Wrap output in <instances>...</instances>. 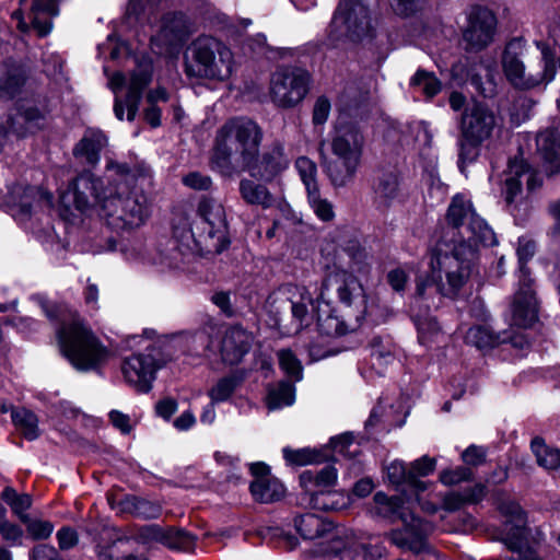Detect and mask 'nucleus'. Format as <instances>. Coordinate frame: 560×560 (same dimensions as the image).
Returning <instances> with one entry per match:
<instances>
[{"mask_svg":"<svg viewBox=\"0 0 560 560\" xmlns=\"http://www.w3.org/2000/svg\"><path fill=\"white\" fill-rule=\"evenodd\" d=\"M264 130L246 116L228 119L213 140L210 166L224 177L247 172L252 178L271 183L289 167V159L281 141H275L260 154Z\"/></svg>","mask_w":560,"mask_h":560,"instance_id":"obj_1","label":"nucleus"},{"mask_svg":"<svg viewBox=\"0 0 560 560\" xmlns=\"http://www.w3.org/2000/svg\"><path fill=\"white\" fill-rule=\"evenodd\" d=\"M47 318L59 327L56 330L62 354L80 371L96 369L108 357L107 348L84 323L77 311L63 304H52L39 299Z\"/></svg>","mask_w":560,"mask_h":560,"instance_id":"obj_2","label":"nucleus"},{"mask_svg":"<svg viewBox=\"0 0 560 560\" xmlns=\"http://www.w3.org/2000/svg\"><path fill=\"white\" fill-rule=\"evenodd\" d=\"M197 219L189 226L174 228L175 266L192 255L220 254L229 246L228 223L222 203L213 197L202 196L197 205Z\"/></svg>","mask_w":560,"mask_h":560,"instance_id":"obj_3","label":"nucleus"},{"mask_svg":"<svg viewBox=\"0 0 560 560\" xmlns=\"http://www.w3.org/2000/svg\"><path fill=\"white\" fill-rule=\"evenodd\" d=\"M478 260V247L470 244L438 241L431 249L430 272L419 278L416 292L424 296L428 288L455 298L470 279Z\"/></svg>","mask_w":560,"mask_h":560,"instance_id":"obj_4","label":"nucleus"},{"mask_svg":"<svg viewBox=\"0 0 560 560\" xmlns=\"http://www.w3.org/2000/svg\"><path fill=\"white\" fill-rule=\"evenodd\" d=\"M106 168L124 182L108 188L109 194L104 197L102 214L115 230L139 228L149 217L148 199L142 192L129 190L128 187V180L133 179L139 171L126 163L114 161H109Z\"/></svg>","mask_w":560,"mask_h":560,"instance_id":"obj_5","label":"nucleus"},{"mask_svg":"<svg viewBox=\"0 0 560 560\" xmlns=\"http://www.w3.org/2000/svg\"><path fill=\"white\" fill-rule=\"evenodd\" d=\"M233 67L230 47L212 36L197 37L184 54V71L190 79L223 82L232 75Z\"/></svg>","mask_w":560,"mask_h":560,"instance_id":"obj_6","label":"nucleus"},{"mask_svg":"<svg viewBox=\"0 0 560 560\" xmlns=\"http://www.w3.org/2000/svg\"><path fill=\"white\" fill-rule=\"evenodd\" d=\"M446 225L443 228L438 241L470 244L478 247L493 246L497 244L492 229L480 218L469 199L463 195H456L447 208L445 215Z\"/></svg>","mask_w":560,"mask_h":560,"instance_id":"obj_7","label":"nucleus"},{"mask_svg":"<svg viewBox=\"0 0 560 560\" xmlns=\"http://www.w3.org/2000/svg\"><path fill=\"white\" fill-rule=\"evenodd\" d=\"M334 294L348 310L346 315L361 324L366 314V294L359 279L347 272L329 275L323 280L316 301L328 307Z\"/></svg>","mask_w":560,"mask_h":560,"instance_id":"obj_8","label":"nucleus"},{"mask_svg":"<svg viewBox=\"0 0 560 560\" xmlns=\"http://www.w3.org/2000/svg\"><path fill=\"white\" fill-rule=\"evenodd\" d=\"M311 85L310 73L296 67L277 69L270 78L269 95L280 108H293L307 95Z\"/></svg>","mask_w":560,"mask_h":560,"instance_id":"obj_9","label":"nucleus"},{"mask_svg":"<svg viewBox=\"0 0 560 560\" xmlns=\"http://www.w3.org/2000/svg\"><path fill=\"white\" fill-rule=\"evenodd\" d=\"M371 26L369 9L363 0H342L332 18L329 37L358 39L369 33Z\"/></svg>","mask_w":560,"mask_h":560,"instance_id":"obj_10","label":"nucleus"},{"mask_svg":"<svg viewBox=\"0 0 560 560\" xmlns=\"http://www.w3.org/2000/svg\"><path fill=\"white\" fill-rule=\"evenodd\" d=\"M313 304V296L305 285L287 283L278 292L270 296L268 307L271 312L279 313V308H291L292 331L299 332L311 324L308 305Z\"/></svg>","mask_w":560,"mask_h":560,"instance_id":"obj_11","label":"nucleus"},{"mask_svg":"<svg viewBox=\"0 0 560 560\" xmlns=\"http://www.w3.org/2000/svg\"><path fill=\"white\" fill-rule=\"evenodd\" d=\"M500 512L506 517L503 525L502 541L506 547L517 552L513 560H542L530 547L525 546L527 538L526 516L516 502H504L500 504Z\"/></svg>","mask_w":560,"mask_h":560,"instance_id":"obj_12","label":"nucleus"},{"mask_svg":"<svg viewBox=\"0 0 560 560\" xmlns=\"http://www.w3.org/2000/svg\"><path fill=\"white\" fill-rule=\"evenodd\" d=\"M498 128L499 122L494 113L481 103H475L462 114V137L470 147H480Z\"/></svg>","mask_w":560,"mask_h":560,"instance_id":"obj_13","label":"nucleus"},{"mask_svg":"<svg viewBox=\"0 0 560 560\" xmlns=\"http://www.w3.org/2000/svg\"><path fill=\"white\" fill-rule=\"evenodd\" d=\"M497 18L483 7H472L467 14V24L463 28V43L466 51H480L494 39Z\"/></svg>","mask_w":560,"mask_h":560,"instance_id":"obj_14","label":"nucleus"},{"mask_svg":"<svg viewBox=\"0 0 560 560\" xmlns=\"http://www.w3.org/2000/svg\"><path fill=\"white\" fill-rule=\"evenodd\" d=\"M59 0H20V8L12 13V18L18 21V27L21 32H26L30 25L24 20L27 15L31 26L37 32L38 36L48 35L52 26V18L59 13Z\"/></svg>","mask_w":560,"mask_h":560,"instance_id":"obj_15","label":"nucleus"},{"mask_svg":"<svg viewBox=\"0 0 560 560\" xmlns=\"http://www.w3.org/2000/svg\"><path fill=\"white\" fill-rule=\"evenodd\" d=\"M164 363L158 362L151 352L136 353L125 359L121 371L129 385L140 393H148L152 388L156 371Z\"/></svg>","mask_w":560,"mask_h":560,"instance_id":"obj_16","label":"nucleus"},{"mask_svg":"<svg viewBox=\"0 0 560 560\" xmlns=\"http://www.w3.org/2000/svg\"><path fill=\"white\" fill-rule=\"evenodd\" d=\"M404 527L390 533L392 541L399 548L421 552L427 548L428 536L433 532V525L416 517L413 514H401Z\"/></svg>","mask_w":560,"mask_h":560,"instance_id":"obj_17","label":"nucleus"},{"mask_svg":"<svg viewBox=\"0 0 560 560\" xmlns=\"http://www.w3.org/2000/svg\"><path fill=\"white\" fill-rule=\"evenodd\" d=\"M112 187V184L104 186L103 182L91 172H83L73 180L70 192L78 210L85 211L100 205L103 211L104 197L109 194L108 188Z\"/></svg>","mask_w":560,"mask_h":560,"instance_id":"obj_18","label":"nucleus"},{"mask_svg":"<svg viewBox=\"0 0 560 560\" xmlns=\"http://www.w3.org/2000/svg\"><path fill=\"white\" fill-rule=\"evenodd\" d=\"M151 80L152 73L149 67H140L130 74L125 103L119 98L115 100L114 112L119 120L124 119L125 107L127 108V119H135L142 92Z\"/></svg>","mask_w":560,"mask_h":560,"instance_id":"obj_19","label":"nucleus"},{"mask_svg":"<svg viewBox=\"0 0 560 560\" xmlns=\"http://www.w3.org/2000/svg\"><path fill=\"white\" fill-rule=\"evenodd\" d=\"M330 148L336 158H348L361 161L364 137L357 126L351 124L340 125L336 127Z\"/></svg>","mask_w":560,"mask_h":560,"instance_id":"obj_20","label":"nucleus"},{"mask_svg":"<svg viewBox=\"0 0 560 560\" xmlns=\"http://www.w3.org/2000/svg\"><path fill=\"white\" fill-rule=\"evenodd\" d=\"M532 284L533 282H527V285L520 283L514 298L512 319L518 327H530L538 318L537 302Z\"/></svg>","mask_w":560,"mask_h":560,"instance_id":"obj_21","label":"nucleus"},{"mask_svg":"<svg viewBox=\"0 0 560 560\" xmlns=\"http://www.w3.org/2000/svg\"><path fill=\"white\" fill-rule=\"evenodd\" d=\"M252 346V336L241 327L228 329L221 341V358L226 364L234 365L242 361Z\"/></svg>","mask_w":560,"mask_h":560,"instance_id":"obj_22","label":"nucleus"},{"mask_svg":"<svg viewBox=\"0 0 560 560\" xmlns=\"http://www.w3.org/2000/svg\"><path fill=\"white\" fill-rule=\"evenodd\" d=\"M373 203L380 210H387L399 196V177L395 171L376 174L372 185Z\"/></svg>","mask_w":560,"mask_h":560,"instance_id":"obj_23","label":"nucleus"},{"mask_svg":"<svg viewBox=\"0 0 560 560\" xmlns=\"http://www.w3.org/2000/svg\"><path fill=\"white\" fill-rule=\"evenodd\" d=\"M361 161L348 159V158H336L328 159L322 154V167L330 184L335 188L347 186L353 180Z\"/></svg>","mask_w":560,"mask_h":560,"instance_id":"obj_24","label":"nucleus"},{"mask_svg":"<svg viewBox=\"0 0 560 560\" xmlns=\"http://www.w3.org/2000/svg\"><path fill=\"white\" fill-rule=\"evenodd\" d=\"M106 144L107 139L102 131L90 129L73 148V155L82 164L93 167L98 163Z\"/></svg>","mask_w":560,"mask_h":560,"instance_id":"obj_25","label":"nucleus"},{"mask_svg":"<svg viewBox=\"0 0 560 560\" xmlns=\"http://www.w3.org/2000/svg\"><path fill=\"white\" fill-rule=\"evenodd\" d=\"M537 148L544 159L545 171L549 174L560 172V131L547 129L537 137Z\"/></svg>","mask_w":560,"mask_h":560,"instance_id":"obj_26","label":"nucleus"},{"mask_svg":"<svg viewBox=\"0 0 560 560\" xmlns=\"http://www.w3.org/2000/svg\"><path fill=\"white\" fill-rule=\"evenodd\" d=\"M27 80L25 68L12 60L0 65V97L12 98L19 94Z\"/></svg>","mask_w":560,"mask_h":560,"instance_id":"obj_27","label":"nucleus"},{"mask_svg":"<svg viewBox=\"0 0 560 560\" xmlns=\"http://www.w3.org/2000/svg\"><path fill=\"white\" fill-rule=\"evenodd\" d=\"M513 44L510 43L502 57V66L508 80L520 89L536 86L540 80L525 74V67L518 56L512 52Z\"/></svg>","mask_w":560,"mask_h":560,"instance_id":"obj_28","label":"nucleus"},{"mask_svg":"<svg viewBox=\"0 0 560 560\" xmlns=\"http://www.w3.org/2000/svg\"><path fill=\"white\" fill-rule=\"evenodd\" d=\"M238 190L242 199L247 205L267 209L275 203L273 195L262 182L257 183L250 178H243L240 180Z\"/></svg>","mask_w":560,"mask_h":560,"instance_id":"obj_29","label":"nucleus"},{"mask_svg":"<svg viewBox=\"0 0 560 560\" xmlns=\"http://www.w3.org/2000/svg\"><path fill=\"white\" fill-rule=\"evenodd\" d=\"M255 501L260 503H272L284 497L285 488L276 477L254 479L249 487Z\"/></svg>","mask_w":560,"mask_h":560,"instance_id":"obj_30","label":"nucleus"},{"mask_svg":"<svg viewBox=\"0 0 560 560\" xmlns=\"http://www.w3.org/2000/svg\"><path fill=\"white\" fill-rule=\"evenodd\" d=\"M352 319L353 317H348V320L341 319L330 310H318L317 312V325L320 334L330 337L343 336L349 330H354L360 324L352 323Z\"/></svg>","mask_w":560,"mask_h":560,"instance_id":"obj_31","label":"nucleus"},{"mask_svg":"<svg viewBox=\"0 0 560 560\" xmlns=\"http://www.w3.org/2000/svg\"><path fill=\"white\" fill-rule=\"evenodd\" d=\"M308 504L314 510L337 512L349 506L350 498L338 491H317L308 494Z\"/></svg>","mask_w":560,"mask_h":560,"instance_id":"obj_32","label":"nucleus"},{"mask_svg":"<svg viewBox=\"0 0 560 560\" xmlns=\"http://www.w3.org/2000/svg\"><path fill=\"white\" fill-rule=\"evenodd\" d=\"M118 509L122 513H129L141 518H156L162 512V508L158 502L135 495H126L121 499L118 502Z\"/></svg>","mask_w":560,"mask_h":560,"instance_id":"obj_33","label":"nucleus"},{"mask_svg":"<svg viewBox=\"0 0 560 560\" xmlns=\"http://www.w3.org/2000/svg\"><path fill=\"white\" fill-rule=\"evenodd\" d=\"M401 499L398 497H388L384 492H376L373 497V506L370 512L372 515L380 516L383 518H400L401 514H406L401 511Z\"/></svg>","mask_w":560,"mask_h":560,"instance_id":"obj_34","label":"nucleus"},{"mask_svg":"<svg viewBox=\"0 0 560 560\" xmlns=\"http://www.w3.org/2000/svg\"><path fill=\"white\" fill-rule=\"evenodd\" d=\"M525 168V162L522 159H514L509 162V172L504 180L503 195L506 205H512L517 195L522 191V173Z\"/></svg>","mask_w":560,"mask_h":560,"instance_id":"obj_35","label":"nucleus"},{"mask_svg":"<svg viewBox=\"0 0 560 560\" xmlns=\"http://www.w3.org/2000/svg\"><path fill=\"white\" fill-rule=\"evenodd\" d=\"M12 422L21 434L30 440H36L39 436L37 416L25 408H16L11 412Z\"/></svg>","mask_w":560,"mask_h":560,"instance_id":"obj_36","label":"nucleus"},{"mask_svg":"<svg viewBox=\"0 0 560 560\" xmlns=\"http://www.w3.org/2000/svg\"><path fill=\"white\" fill-rule=\"evenodd\" d=\"M386 476L388 481L395 486L408 485L417 491H423L425 483L419 479H415L410 470L407 469L404 462L394 460L386 466Z\"/></svg>","mask_w":560,"mask_h":560,"instance_id":"obj_37","label":"nucleus"},{"mask_svg":"<svg viewBox=\"0 0 560 560\" xmlns=\"http://www.w3.org/2000/svg\"><path fill=\"white\" fill-rule=\"evenodd\" d=\"M294 526L304 539L318 538L323 536L329 527L319 516L312 513L295 517Z\"/></svg>","mask_w":560,"mask_h":560,"instance_id":"obj_38","label":"nucleus"},{"mask_svg":"<svg viewBox=\"0 0 560 560\" xmlns=\"http://www.w3.org/2000/svg\"><path fill=\"white\" fill-rule=\"evenodd\" d=\"M162 545L171 550L191 551L196 545V538L182 528L165 527Z\"/></svg>","mask_w":560,"mask_h":560,"instance_id":"obj_39","label":"nucleus"},{"mask_svg":"<svg viewBox=\"0 0 560 560\" xmlns=\"http://www.w3.org/2000/svg\"><path fill=\"white\" fill-rule=\"evenodd\" d=\"M1 499L11 508L12 513L21 522L28 521L26 511L32 505V497L26 493H18L12 487H5L1 493Z\"/></svg>","mask_w":560,"mask_h":560,"instance_id":"obj_40","label":"nucleus"},{"mask_svg":"<svg viewBox=\"0 0 560 560\" xmlns=\"http://www.w3.org/2000/svg\"><path fill=\"white\" fill-rule=\"evenodd\" d=\"M465 341L478 349L493 348L500 343V337L489 327L478 325L470 327L465 334Z\"/></svg>","mask_w":560,"mask_h":560,"instance_id":"obj_41","label":"nucleus"},{"mask_svg":"<svg viewBox=\"0 0 560 560\" xmlns=\"http://www.w3.org/2000/svg\"><path fill=\"white\" fill-rule=\"evenodd\" d=\"M34 198V188L16 184L9 188L7 203L16 208L21 214L30 215Z\"/></svg>","mask_w":560,"mask_h":560,"instance_id":"obj_42","label":"nucleus"},{"mask_svg":"<svg viewBox=\"0 0 560 560\" xmlns=\"http://www.w3.org/2000/svg\"><path fill=\"white\" fill-rule=\"evenodd\" d=\"M44 119V114L36 107L26 108L24 112L10 117L8 120V131L16 137H23L27 130L25 124H38Z\"/></svg>","mask_w":560,"mask_h":560,"instance_id":"obj_43","label":"nucleus"},{"mask_svg":"<svg viewBox=\"0 0 560 560\" xmlns=\"http://www.w3.org/2000/svg\"><path fill=\"white\" fill-rule=\"evenodd\" d=\"M532 451L536 456L538 465L547 470H553L559 464L560 451L546 445L545 441L540 438H535L532 441Z\"/></svg>","mask_w":560,"mask_h":560,"instance_id":"obj_44","label":"nucleus"},{"mask_svg":"<svg viewBox=\"0 0 560 560\" xmlns=\"http://www.w3.org/2000/svg\"><path fill=\"white\" fill-rule=\"evenodd\" d=\"M337 476V469L331 465H327L317 471L305 470L300 476V480L304 487H307L308 483H313L316 487L326 488L336 483Z\"/></svg>","mask_w":560,"mask_h":560,"instance_id":"obj_45","label":"nucleus"},{"mask_svg":"<svg viewBox=\"0 0 560 560\" xmlns=\"http://www.w3.org/2000/svg\"><path fill=\"white\" fill-rule=\"evenodd\" d=\"M294 401V386L289 382H280L270 388L267 396V406L270 410L290 406Z\"/></svg>","mask_w":560,"mask_h":560,"instance_id":"obj_46","label":"nucleus"},{"mask_svg":"<svg viewBox=\"0 0 560 560\" xmlns=\"http://www.w3.org/2000/svg\"><path fill=\"white\" fill-rule=\"evenodd\" d=\"M410 83L429 98L435 96L442 88V84L435 74L425 70H418L412 77Z\"/></svg>","mask_w":560,"mask_h":560,"instance_id":"obj_47","label":"nucleus"},{"mask_svg":"<svg viewBox=\"0 0 560 560\" xmlns=\"http://www.w3.org/2000/svg\"><path fill=\"white\" fill-rule=\"evenodd\" d=\"M306 194L307 202L319 220L328 222L335 218L332 203L327 198L322 197L319 188Z\"/></svg>","mask_w":560,"mask_h":560,"instance_id":"obj_48","label":"nucleus"},{"mask_svg":"<svg viewBox=\"0 0 560 560\" xmlns=\"http://www.w3.org/2000/svg\"><path fill=\"white\" fill-rule=\"evenodd\" d=\"M295 168L303 182L306 192L319 188L317 183V166L307 156H300L295 161Z\"/></svg>","mask_w":560,"mask_h":560,"instance_id":"obj_49","label":"nucleus"},{"mask_svg":"<svg viewBox=\"0 0 560 560\" xmlns=\"http://www.w3.org/2000/svg\"><path fill=\"white\" fill-rule=\"evenodd\" d=\"M279 365L282 371L294 381H301L303 376V368L301 361L292 352L291 349H281L277 352Z\"/></svg>","mask_w":560,"mask_h":560,"instance_id":"obj_50","label":"nucleus"},{"mask_svg":"<svg viewBox=\"0 0 560 560\" xmlns=\"http://www.w3.org/2000/svg\"><path fill=\"white\" fill-rule=\"evenodd\" d=\"M535 248L536 245L532 241H520L518 243L520 283L527 285V282H533V279L529 277V269L525 265L534 256Z\"/></svg>","mask_w":560,"mask_h":560,"instance_id":"obj_51","label":"nucleus"},{"mask_svg":"<svg viewBox=\"0 0 560 560\" xmlns=\"http://www.w3.org/2000/svg\"><path fill=\"white\" fill-rule=\"evenodd\" d=\"M238 381L235 376H225L209 390V397L212 402L224 401L234 393Z\"/></svg>","mask_w":560,"mask_h":560,"instance_id":"obj_52","label":"nucleus"},{"mask_svg":"<svg viewBox=\"0 0 560 560\" xmlns=\"http://www.w3.org/2000/svg\"><path fill=\"white\" fill-rule=\"evenodd\" d=\"M165 527L158 524H149L141 526L137 534L136 539L143 545L161 544L164 537Z\"/></svg>","mask_w":560,"mask_h":560,"instance_id":"obj_53","label":"nucleus"},{"mask_svg":"<svg viewBox=\"0 0 560 560\" xmlns=\"http://www.w3.org/2000/svg\"><path fill=\"white\" fill-rule=\"evenodd\" d=\"M440 481L445 486H455L472 478V471L468 467L459 466L453 469H444L440 472Z\"/></svg>","mask_w":560,"mask_h":560,"instance_id":"obj_54","label":"nucleus"},{"mask_svg":"<svg viewBox=\"0 0 560 560\" xmlns=\"http://www.w3.org/2000/svg\"><path fill=\"white\" fill-rule=\"evenodd\" d=\"M22 523L34 540L47 539L54 532V525L49 521L31 520L28 516V521Z\"/></svg>","mask_w":560,"mask_h":560,"instance_id":"obj_55","label":"nucleus"},{"mask_svg":"<svg viewBox=\"0 0 560 560\" xmlns=\"http://www.w3.org/2000/svg\"><path fill=\"white\" fill-rule=\"evenodd\" d=\"M0 535L11 546H21L24 533L19 525L9 522L4 516L0 520Z\"/></svg>","mask_w":560,"mask_h":560,"instance_id":"obj_56","label":"nucleus"},{"mask_svg":"<svg viewBox=\"0 0 560 560\" xmlns=\"http://www.w3.org/2000/svg\"><path fill=\"white\" fill-rule=\"evenodd\" d=\"M371 357L373 359V365H387L394 361V354L390 349L383 345L380 338H374L372 343Z\"/></svg>","mask_w":560,"mask_h":560,"instance_id":"obj_57","label":"nucleus"},{"mask_svg":"<svg viewBox=\"0 0 560 560\" xmlns=\"http://www.w3.org/2000/svg\"><path fill=\"white\" fill-rule=\"evenodd\" d=\"M182 183L190 189L203 191L210 190L213 185L211 177L200 172L188 173L183 176Z\"/></svg>","mask_w":560,"mask_h":560,"instance_id":"obj_58","label":"nucleus"},{"mask_svg":"<svg viewBox=\"0 0 560 560\" xmlns=\"http://www.w3.org/2000/svg\"><path fill=\"white\" fill-rule=\"evenodd\" d=\"M419 340L423 345L432 342L440 334L439 323L434 318H425L418 323Z\"/></svg>","mask_w":560,"mask_h":560,"instance_id":"obj_59","label":"nucleus"},{"mask_svg":"<svg viewBox=\"0 0 560 560\" xmlns=\"http://www.w3.org/2000/svg\"><path fill=\"white\" fill-rule=\"evenodd\" d=\"M436 460L433 457L424 455L410 464L409 470L413 475L415 479L419 477H425L434 471Z\"/></svg>","mask_w":560,"mask_h":560,"instance_id":"obj_60","label":"nucleus"},{"mask_svg":"<svg viewBox=\"0 0 560 560\" xmlns=\"http://www.w3.org/2000/svg\"><path fill=\"white\" fill-rule=\"evenodd\" d=\"M331 104L326 96H319L313 107L312 120L314 125H324L330 114Z\"/></svg>","mask_w":560,"mask_h":560,"instance_id":"obj_61","label":"nucleus"},{"mask_svg":"<svg viewBox=\"0 0 560 560\" xmlns=\"http://www.w3.org/2000/svg\"><path fill=\"white\" fill-rule=\"evenodd\" d=\"M462 459L470 466L481 465L486 460V450L481 446L470 445L463 452Z\"/></svg>","mask_w":560,"mask_h":560,"instance_id":"obj_62","label":"nucleus"},{"mask_svg":"<svg viewBox=\"0 0 560 560\" xmlns=\"http://www.w3.org/2000/svg\"><path fill=\"white\" fill-rule=\"evenodd\" d=\"M408 279V273L400 267L392 269L387 273V282L396 292H401L405 290Z\"/></svg>","mask_w":560,"mask_h":560,"instance_id":"obj_63","label":"nucleus"},{"mask_svg":"<svg viewBox=\"0 0 560 560\" xmlns=\"http://www.w3.org/2000/svg\"><path fill=\"white\" fill-rule=\"evenodd\" d=\"M33 560H63L56 548L48 545H38L32 549Z\"/></svg>","mask_w":560,"mask_h":560,"instance_id":"obj_64","label":"nucleus"}]
</instances>
